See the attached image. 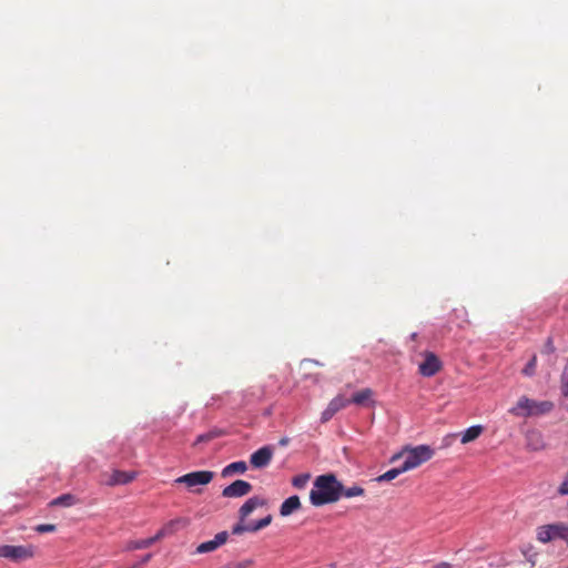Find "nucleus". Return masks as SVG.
Returning <instances> with one entry per match:
<instances>
[{"label":"nucleus","instance_id":"nucleus-1","mask_svg":"<svg viewBox=\"0 0 568 568\" xmlns=\"http://www.w3.org/2000/svg\"><path fill=\"white\" fill-rule=\"evenodd\" d=\"M341 491L342 483L334 474L321 475L314 480V487L310 491V501L315 507L333 504L339 500Z\"/></svg>","mask_w":568,"mask_h":568},{"label":"nucleus","instance_id":"nucleus-2","mask_svg":"<svg viewBox=\"0 0 568 568\" xmlns=\"http://www.w3.org/2000/svg\"><path fill=\"white\" fill-rule=\"evenodd\" d=\"M435 452L428 445L405 447L400 453L394 455L392 460L403 459L402 470H412L433 458Z\"/></svg>","mask_w":568,"mask_h":568},{"label":"nucleus","instance_id":"nucleus-3","mask_svg":"<svg viewBox=\"0 0 568 568\" xmlns=\"http://www.w3.org/2000/svg\"><path fill=\"white\" fill-rule=\"evenodd\" d=\"M536 539L541 544L562 541L568 547V524L557 521L536 529Z\"/></svg>","mask_w":568,"mask_h":568},{"label":"nucleus","instance_id":"nucleus-4","mask_svg":"<svg viewBox=\"0 0 568 568\" xmlns=\"http://www.w3.org/2000/svg\"><path fill=\"white\" fill-rule=\"evenodd\" d=\"M36 547L33 545H3L0 546V557L10 559L13 562H20L33 558Z\"/></svg>","mask_w":568,"mask_h":568},{"label":"nucleus","instance_id":"nucleus-5","mask_svg":"<svg viewBox=\"0 0 568 568\" xmlns=\"http://www.w3.org/2000/svg\"><path fill=\"white\" fill-rule=\"evenodd\" d=\"M214 473L210 470H197L179 477L175 483L185 484L187 487L207 485L212 481Z\"/></svg>","mask_w":568,"mask_h":568},{"label":"nucleus","instance_id":"nucleus-6","mask_svg":"<svg viewBox=\"0 0 568 568\" xmlns=\"http://www.w3.org/2000/svg\"><path fill=\"white\" fill-rule=\"evenodd\" d=\"M425 359L418 366L422 376L432 377L442 369L440 359L433 352H425Z\"/></svg>","mask_w":568,"mask_h":568},{"label":"nucleus","instance_id":"nucleus-7","mask_svg":"<svg viewBox=\"0 0 568 568\" xmlns=\"http://www.w3.org/2000/svg\"><path fill=\"white\" fill-rule=\"evenodd\" d=\"M253 486L243 479H237L222 490V496L225 498H240L248 495Z\"/></svg>","mask_w":568,"mask_h":568},{"label":"nucleus","instance_id":"nucleus-8","mask_svg":"<svg viewBox=\"0 0 568 568\" xmlns=\"http://www.w3.org/2000/svg\"><path fill=\"white\" fill-rule=\"evenodd\" d=\"M190 524V519L185 517H178L172 520H169L163 525V527L155 534V539L161 540L164 537L172 536L179 530L187 527Z\"/></svg>","mask_w":568,"mask_h":568},{"label":"nucleus","instance_id":"nucleus-9","mask_svg":"<svg viewBox=\"0 0 568 568\" xmlns=\"http://www.w3.org/2000/svg\"><path fill=\"white\" fill-rule=\"evenodd\" d=\"M272 523V515H267L266 517L257 520L256 523H237L232 528L233 535H241L243 532H256L265 527H267Z\"/></svg>","mask_w":568,"mask_h":568},{"label":"nucleus","instance_id":"nucleus-10","mask_svg":"<svg viewBox=\"0 0 568 568\" xmlns=\"http://www.w3.org/2000/svg\"><path fill=\"white\" fill-rule=\"evenodd\" d=\"M273 454L271 446H263L251 455L250 463L254 468H264L271 463Z\"/></svg>","mask_w":568,"mask_h":568},{"label":"nucleus","instance_id":"nucleus-11","mask_svg":"<svg viewBox=\"0 0 568 568\" xmlns=\"http://www.w3.org/2000/svg\"><path fill=\"white\" fill-rule=\"evenodd\" d=\"M266 505V500L258 496L248 498L239 509V523H245V519L258 507Z\"/></svg>","mask_w":568,"mask_h":568},{"label":"nucleus","instance_id":"nucleus-12","mask_svg":"<svg viewBox=\"0 0 568 568\" xmlns=\"http://www.w3.org/2000/svg\"><path fill=\"white\" fill-rule=\"evenodd\" d=\"M229 538L227 531H221L215 535L212 540L200 544L196 548V554H206L216 550L219 547L224 545Z\"/></svg>","mask_w":568,"mask_h":568},{"label":"nucleus","instance_id":"nucleus-13","mask_svg":"<svg viewBox=\"0 0 568 568\" xmlns=\"http://www.w3.org/2000/svg\"><path fill=\"white\" fill-rule=\"evenodd\" d=\"M135 478V471L113 470L105 484L108 486L125 485L133 481Z\"/></svg>","mask_w":568,"mask_h":568},{"label":"nucleus","instance_id":"nucleus-14","mask_svg":"<svg viewBox=\"0 0 568 568\" xmlns=\"http://www.w3.org/2000/svg\"><path fill=\"white\" fill-rule=\"evenodd\" d=\"M534 405L535 402L529 399L526 396H523L518 399L515 407H513L509 413L516 416L519 415H534Z\"/></svg>","mask_w":568,"mask_h":568},{"label":"nucleus","instance_id":"nucleus-15","mask_svg":"<svg viewBox=\"0 0 568 568\" xmlns=\"http://www.w3.org/2000/svg\"><path fill=\"white\" fill-rule=\"evenodd\" d=\"M300 508H301L300 497L294 495L283 501V504L280 507V514L283 517H287V516L292 515L294 511L298 510Z\"/></svg>","mask_w":568,"mask_h":568},{"label":"nucleus","instance_id":"nucleus-16","mask_svg":"<svg viewBox=\"0 0 568 568\" xmlns=\"http://www.w3.org/2000/svg\"><path fill=\"white\" fill-rule=\"evenodd\" d=\"M527 447L534 452L545 448V443L539 432H529L527 434Z\"/></svg>","mask_w":568,"mask_h":568},{"label":"nucleus","instance_id":"nucleus-17","mask_svg":"<svg viewBox=\"0 0 568 568\" xmlns=\"http://www.w3.org/2000/svg\"><path fill=\"white\" fill-rule=\"evenodd\" d=\"M246 470H247L246 463L243 460H240V462L231 463L226 467H224L221 475H222V477H229L234 474H244Z\"/></svg>","mask_w":568,"mask_h":568},{"label":"nucleus","instance_id":"nucleus-18","mask_svg":"<svg viewBox=\"0 0 568 568\" xmlns=\"http://www.w3.org/2000/svg\"><path fill=\"white\" fill-rule=\"evenodd\" d=\"M483 432L484 427L480 425H475L467 428L464 433H462V444H468L476 440L483 434Z\"/></svg>","mask_w":568,"mask_h":568},{"label":"nucleus","instance_id":"nucleus-19","mask_svg":"<svg viewBox=\"0 0 568 568\" xmlns=\"http://www.w3.org/2000/svg\"><path fill=\"white\" fill-rule=\"evenodd\" d=\"M159 541L155 539V535L150 538L141 539V540H131L126 544V550H136V549H145L151 547L154 542Z\"/></svg>","mask_w":568,"mask_h":568},{"label":"nucleus","instance_id":"nucleus-20","mask_svg":"<svg viewBox=\"0 0 568 568\" xmlns=\"http://www.w3.org/2000/svg\"><path fill=\"white\" fill-rule=\"evenodd\" d=\"M373 396V390L371 388H364L357 393H355L352 398H349L351 403L356 405H366Z\"/></svg>","mask_w":568,"mask_h":568},{"label":"nucleus","instance_id":"nucleus-21","mask_svg":"<svg viewBox=\"0 0 568 568\" xmlns=\"http://www.w3.org/2000/svg\"><path fill=\"white\" fill-rule=\"evenodd\" d=\"M77 498L71 494L61 495L50 501V506L71 507L75 505Z\"/></svg>","mask_w":568,"mask_h":568},{"label":"nucleus","instance_id":"nucleus-22","mask_svg":"<svg viewBox=\"0 0 568 568\" xmlns=\"http://www.w3.org/2000/svg\"><path fill=\"white\" fill-rule=\"evenodd\" d=\"M349 404V398H347L345 395L338 394L328 403V406L332 407L335 410V413H337L341 409L347 407Z\"/></svg>","mask_w":568,"mask_h":568},{"label":"nucleus","instance_id":"nucleus-23","mask_svg":"<svg viewBox=\"0 0 568 568\" xmlns=\"http://www.w3.org/2000/svg\"><path fill=\"white\" fill-rule=\"evenodd\" d=\"M223 435V432L221 429H212L205 434H201L196 437L194 445H199L201 443H209L220 436Z\"/></svg>","mask_w":568,"mask_h":568},{"label":"nucleus","instance_id":"nucleus-24","mask_svg":"<svg viewBox=\"0 0 568 568\" xmlns=\"http://www.w3.org/2000/svg\"><path fill=\"white\" fill-rule=\"evenodd\" d=\"M364 493H365V490L357 485H354L348 488H345L342 485V491L339 493V498L341 497L352 498V497L363 496Z\"/></svg>","mask_w":568,"mask_h":568},{"label":"nucleus","instance_id":"nucleus-25","mask_svg":"<svg viewBox=\"0 0 568 568\" xmlns=\"http://www.w3.org/2000/svg\"><path fill=\"white\" fill-rule=\"evenodd\" d=\"M406 470H402V465L399 467L393 468L377 477L378 481H390L395 479L398 475L402 473H405Z\"/></svg>","mask_w":568,"mask_h":568},{"label":"nucleus","instance_id":"nucleus-26","mask_svg":"<svg viewBox=\"0 0 568 568\" xmlns=\"http://www.w3.org/2000/svg\"><path fill=\"white\" fill-rule=\"evenodd\" d=\"M554 408V404L549 400H544V402H535V405H534V414H547L549 412H551Z\"/></svg>","mask_w":568,"mask_h":568},{"label":"nucleus","instance_id":"nucleus-27","mask_svg":"<svg viewBox=\"0 0 568 568\" xmlns=\"http://www.w3.org/2000/svg\"><path fill=\"white\" fill-rule=\"evenodd\" d=\"M310 474H302L293 477L292 485L295 488L302 489L306 486L307 481L310 480Z\"/></svg>","mask_w":568,"mask_h":568},{"label":"nucleus","instance_id":"nucleus-28","mask_svg":"<svg viewBox=\"0 0 568 568\" xmlns=\"http://www.w3.org/2000/svg\"><path fill=\"white\" fill-rule=\"evenodd\" d=\"M536 366H537V356L534 355L530 361L526 364V366L523 368V374L526 376H534L536 373Z\"/></svg>","mask_w":568,"mask_h":568},{"label":"nucleus","instance_id":"nucleus-29","mask_svg":"<svg viewBox=\"0 0 568 568\" xmlns=\"http://www.w3.org/2000/svg\"><path fill=\"white\" fill-rule=\"evenodd\" d=\"M34 529H36V531H38L40 534H44V532L55 531L57 527H55V525H52V524H41V525H38Z\"/></svg>","mask_w":568,"mask_h":568},{"label":"nucleus","instance_id":"nucleus-30","mask_svg":"<svg viewBox=\"0 0 568 568\" xmlns=\"http://www.w3.org/2000/svg\"><path fill=\"white\" fill-rule=\"evenodd\" d=\"M254 561L252 559H245L240 562L227 565L225 568H251Z\"/></svg>","mask_w":568,"mask_h":568},{"label":"nucleus","instance_id":"nucleus-31","mask_svg":"<svg viewBox=\"0 0 568 568\" xmlns=\"http://www.w3.org/2000/svg\"><path fill=\"white\" fill-rule=\"evenodd\" d=\"M335 414V410L327 405L321 416L322 423H327Z\"/></svg>","mask_w":568,"mask_h":568},{"label":"nucleus","instance_id":"nucleus-32","mask_svg":"<svg viewBox=\"0 0 568 568\" xmlns=\"http://www.w3.org/2000/svg\"><path fill=\"white\" fill-rule=\"evenodd\" d=\"M152 558V555L151 554H148L145 556H143V558L141 559V561L134 564L131 568H141L143 565H145L146 562L150 561V559Z\"/></svg>","mask_w":568,"mask_h":568},{"label":"nucleus","instance_id":"nucleus-33","mask_svg":"<svg viewBox=\"0 0 568 568\" xmlns=\"http://www.w3.org/2000/svg\"><path fill=\"white\" fill-rule=\"evenodd\" d=\"M434 568H453V565L446 561L438 562Z\"/></svg>","mask_w":568,"mask_h":568},{"label":"nucleus","instance_id":"nucleus-34","mask_svg":"<svg viewBox=\"0 0 568 568\" xmlns=\"http://www.w3.org/2000/svg\"><path fill=\"white\" fill-rule=\"evenodd\" d=\"M546 349H547L548 353L555 352V346H554L552 341L550 338L547 341Z\"/></svg>","mask_w":568,"mask_h":568},{"label":"nucleus","instance_id":"nucleus-35","mask_svg":"<svg viewBox=\"0 0 568 568\" xmlns=\"http://www.w3.org/2000/svg\"><path fill=\"white\" fill-rule=\"evenodd\" d=\"M561 392L564 396H568V378L567 382H565L561 386Z\"/></svg>","mask_w":568,"mask_h":568},{"label":"nucleus","instance_id":"nucleus-36","mask_svg":"<svg viewBox=\"0 0 568 568\" xmlns=\"http://www.w3.org/2000/svg\"><path fill=\"white\" fill-rule=\"evenodd\" d=\"M288 443H290V438H287V437H283V438H281V439H280V442H278V444H280L281 446H286Z\"/></svg>","mask_w":568,"mask_h":568},{"label":"nucleus","instance_id":"nucleus-37","mask_svg":"<svg viewBox=\"0 0 568 568\" xmlns=\"http://www.w3.org/2000/svg\"><path fill=\"white\" fill-rule=\"evenodd\" d=\"M263 394H264L263 390H258V394L256 395L258 400H262Z\"/></svg>","mask_w":568,"mask_h":568},{"label":"nucleus","instance_id":"nucleus-38","mask_svg":"<svg viewBox=\"0 0 568 568\" xmlns=\"http://www.w3.org/2000/svg\"><path fill=\"white\" fill-rule=\"evenodd\" d=\"M416 336H417V334H416V333H413V334H412V339H415V338H416Z\"/></svg>","mask_w":568,"mask_h":568}]
</instances>
